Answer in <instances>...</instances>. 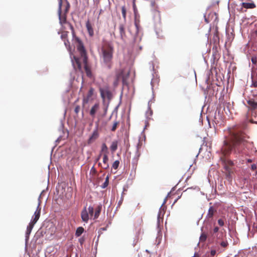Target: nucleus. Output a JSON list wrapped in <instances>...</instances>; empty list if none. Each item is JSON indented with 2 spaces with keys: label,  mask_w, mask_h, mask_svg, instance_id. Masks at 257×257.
Segmentation results:
<instances>
[{
  "label": "nucleus",
  "mask_w": 257,
  "mask_h": 257,
  "mask_svg": "<svg viewBox=\"0 0 257 257\" xmlns=\"http://www.w3.org/2000/svg\"><path fill=\"white\" fill-rule=\"evenodd\" d=\"M90 172L93 174H96L97 171H96V169L94 167V166H93L91 169V170H90Z\"/></svg>",
  "instance_id": "ea45409f"
},
{
  "label": "nucleus",
  "mask_w": 257,
  "mask_h": 257,
  "mask_svg": "<svg viewBox=\"0 0 257 257\" xmlns=\"http://www.w3.org/2000/svg\"><path fill=\"white\" fill-rule=\"evenodd\" d=\"M99 90L103 103L105 102L106 99L110 101L112 98V93L108 86H106L104 87H100Z\"/></svg>",
  "instance_id": "0eeeda50"
},
{
  "label": "nucleus",
  "mask_w": 257,
  "mask_h": 257,
  "mask_svg": "<svg viewBox=\"0 0 257 257\" xmlns=\"http://www.w3.org/2000/svg\"><path fill=\"white\" fill-rule=\"evenodd\" d=\"M251 61L252 64H256L257 62V58L255 56H253L251 58Z\"/></svg>",
  "instance_id": "e433bc0d"
},
{
  "label": "nucleus",
  "mask_w": 257,
  "mask_h": 257,
  "mask_svg": "<svg viewBox=\"0 0 257 257\" xmlns=\"http://www.w3.org/2000/svg\"><path fill=\"white\" fill-rule=\"evenodd\" d=\"M228 244V242L226 241H222L220 243V245L223 247H226Z\"/></svg>",
  "instance_id": "c9c22d12"
},
{
  "label": "nucleus",
  "mask_w": 257,
  "mask_h": 257,
  "mask_svg": "<svg viewBox=\"0 0 257 257\" xmlns=\"http://www.w3.org/2000/svg\"><path fill=\"white\" fill-rule=\"evenodd\" d=\"M251 169L252 171L255 170L256 169V165L255 164H252L251 166Z\"/></svg>",
  "instance_id": "a19ab883"
},
{
  "label": "nucleus",
  "mask_w": 257,
  "mask_h": 257,
  "mask_svg": "<svg viewBox=\"0 0 257 257\" xmlns=\"http://www.w3.org/2000/svg\"><path fill=\"white\" fill-rule=\"evenodd\" d=\"M114 47L112 44L107 41H103L101 48L100 56L103 64L110 69L112 66V59Z\"/></svg>",
  "instance_id": "f03ea898"
},
{
  "label": "nucleus",
  "mask_w": 257,
  "mask_h": 257,
  "mask_svg": "<svg viewBox=\"0 0 257 257\" xmlns=\"http://www.w3.org/2000/svg\"><path fill=\"white\" fill-rule=\"evenodd\" d=\"M86 27L89 36L91 37L93 36L94 35L93 29L89 21H87L86 23Z\"/></svg>",
  "instance_id": "f3484780"
},
{
  "label": "nucleus",
  "mask_w": 257,
  "mask_h": 257,
  "mask_svg": "<svg viewBox=\"0 0 257 257\" xmlns=\"http://www.w3.org/2000/svg\"><path fill=\"white\" fill-rule=\"evenodd\" d=\"M108 179H109L108 176H107L105 179V182L103 184V186H102L103 188H105L108 185Z\"/></svg>",
  "instance_id": "473e14b6"
},
{
  "label": "nucleus",
  "mask_w": 257,
  "mask_h": 257,
  "mask_svg": "<svg viewBox=\"0 0 257 257\" xmlns=\"http://www.w3.org/2000/svg\"><path fill=\"white\" fill-rule=\"evenodd\" d=\"M86 111L88 110L87 107L85 108ZM100 109V104L99 102L95 103L89 109V114L92 117L94 118L97 112Z\"/></svg>",
  "instance_id": "9d476101"
},
{
  "label": "nucleus",
  "mask_w": 257,
  "mask_h": 257,
  "mask_svg": "<svg viewBox=\"0 0 257 257\" xmlns=\"http://www.w3.org/2000/svg\"><path fill=\"white\" fill-rule=\"evenodd\" d=\"M255 175H257V171L255 172Z\"/></svg>",
  "instance_id": "09e8293b"
},
{
  "label": "nucleus",
  "mask_w": 257,
  "mask_h": 257,
  "mask_svg": "<svg viewBox=\"0 0 257 257\" xmlns=\"http://www.w3.org/2000/svg\"><path fill=\"white\" fill-rule=\"evenodd\" d=\"M207 238V235L205 233H202L200 236V240L201 242H204Z\"/></svg>",
  "instance_id": "c85d7f7f"
},
{
  "label": "nucleus",
  "mask_w": 257,
  "mask_h": 257,
  "mask_svg": "<svg viewBox=\"0 0 257 257\" xmlns=\"http://www.w3.org/2000/svg\"><path fill=\"white\" fill-rule=\"evenodd\" d=\"M216 212V209L213 206H210L208 209V213L206 216L207 219L212 218Z\"/></svg>",
  "instance_id": "dca6fc26"
},
{
  "label": "nucleus",
  "mask_w": 257,
  "mask_h": 257,
  "mask_svg": "<svg viewBox=\"0 0 257 257\" xmlns=\"http://www.w3.org/2000/svg\"><path fill=\"white\" fill-rule=\"evenodd\" d=\"M101 156V154H100L98 156V157L97 158V159H96L95 160V163H96L97 161H99V160L100 159V157Z\"/></svg>",
  "instance_id": "c03bdc74"
},
{
  "label": "nucleus",
  "mask_w": 257,
  "mask_h": 257,
  "mask_svg": "<svg viewBox=\"0 0 257 257\" xmlns=\"http://www.w3.org/2000/svg\"><path fill=\"white\" fill-rule=\"evenodd\" d=\"M102 153H103L104 154H106L107 155L108 153V148L105 143L102 144L101 146L100 154H102Z\"/></svg>",
  "instance_id": "5701e85b"
},
{
  "label": "nucleus",
  "mask_w": 257,
  "mask_h": 257,
  "mask_svg": "<svg viewBox=\"0 0 257 257\" xmlns=\"http://www.w3.org/2000/svg\"><path fill=\"white\" fill-rule=\"evenodd\" d=\"M59 23L62 25L66 23L67 15L70 8V3L67 0H58Z\"/></svg>",
  "instance_id": "20e7f679"
},
{
  "label": "nucleus",
  "mask_w": 257,
  "mask_h": 257,
  "mask_svg": "<svg viewBox=\"0 0 257 257\" xmlns=\"http://www.w3.org/2000/svg\"><path fill=\"white\" fill-rule=\"evenodd\" d=\"M248 162H251V161L250 160H248Z\"/></svg>",
  "instance_id": "de8ad7c7"
},
{
  "label": "nucleus",
  "mask_w": 257,
  "mask_h": 257,
  "mask_svg": "<svg viewBox=\"0 0 257 257\" xmlns=\"http://www.w3.org/2000/svg\"><path fill=\"white\" fill-rule=\"evenodd\" d=\"M216 253V251L215 250H212L211 251V254L212 256H214Z\"/></svg>",
  "instance_id": "37998d69"
},
{
  "label": "nucleus",
  "mask_w": 257,
  "mask_h": 257,
  "mask_svg": "<svg viewBox=\"0 0 257 257\" xmlns=\"http://www.w3.org/2000/svg\"><path fill=\"white\" fill-rule=\"evenodd\" d=\"M80 107L79 105H77L75 106V109H74V112L76 114H78L79 113V112L80 111Z\"/></svg>",
  "instance_id": "f704fd0d"
},
{
  "label": "nucleus",
  "mask_w": 257,
  "mask_h": 257,
  "mask_svg": "<svg viewBox=\"0 0 257 257\" xmlns=\"http://www.w3.org/2000/svg\"><path fill=\"white\" fill-rule=\"evenodd\" d=\"M143 142L142 141L139 140L137 144V149L139 150L142 146Z\"/></svg>",
  "instance_id": "4c0bfd02"
},
{
  "label": "nucleus",
  "mask_w": 257,
  "mask_h": 257,
  "mask_svg": "<svg viewBox=\"0 0 257 257\" xmlns=\"http://www.w3.org/2000/svg\"><path fill=\"white\" fill-rule=\"evenodd\" d=\"M94 89L90 87L87 93L83 95L82 99V107L85 108L89 103H91L95 99Z\"/></svg>",
  "instance_id": "423d86ee"
},
{
  "label": "nucleus",
  "mask_w": 257,
  "mask_h": 257,
  "mask_svg": "<svg viewBox=\"0 0 257 257\" xmlns=\"http://www.w3.org/2000/svg\"><path fill=\"white\" fill-rule=\"evenodd\" d=\"M82 62L84 64V68L86 75L88 77H90L92 75V74H91L90 68L87 64V60L86 61H82Z\"/></svg>",
  "instance_id": "ddd939ff"
},
{
  "label": "nucleus",
  "mask_w": 257,
  "mask_h": 257,
  "mask_svg": "<svg viewBox=\"0 0 257 257\" xmlns=\"http://www.w3.org/2000/svg\"><path fill=\"white\" fill-rule=\"evenodd\" d=\"M151 5L152 7L154 9L155 13L158 16L159 19H160V14L159 11L158 10V7L156 3V0H151Z\"/></svg>",
  "instance_id": "2eb2a0df"
},
{
  "label": "nucleus",
  "mask_w": 257,
  "mask_h": 257,
  "mask_svg": "<svg viewBox=\"0 0 257 257\" xmlns=\"http://www.w3.org/2000/svg\"><path fill=\"white\" fill-rule=\"evenodd\" d=\"M251 86L254 87H257V80H252Z\"/></svg>",
  "instance_id": "58836bf2"
},
{
  "label": "nucleus",
  "mask_w": 257,
  "mask_h": 257,
  "mask_svg": "<svg viewBox=\"0 0 257 257\" xmlns=\"http://www.w3.org/2000/svg\"><path fill=\"white\" fill-rule=\"evenodd\" d=\"M87 209V211H88V214H90V215L91 216H92L93 214V212H94V209H93V207L90 206Z\"/></svg>",
  "instance_id": "2f4dec72"
},
{
  "label": "nucleus",
  "mask_w": 257,
  "mask_h": 257,
  "mask_svg": "<svg viewBox=\"0 0 257 257\" xmlns=\"http://www.w3.org/2000/svg\"><path fill=\"white\" fill-rule=\"evenodd\" d=\"M101 208H102L101 205H98L97 206V207L95 209L94 219H97L98 217V216H99V214L100 213Z\"/></svg>",
  "instance_id": "412c9836"
},
{
  "label": "nucleus",
  "mask_w": 257,
  "mask_h": 257,
  "mask_svg": "<svg viewBox=\"0 0 257 257\" xmlns=\"http://www.w3.org/2000/svg\"><path fill=\"white\" fill-rule=\"evenodd\" d=\"M218 224L220 226H222L224 225V220L221 218L218 220Z\"/></svg>",
  "instance_id": "72a5a7b5"
},
{
  "label": "nucleus",
  "mask_w": 257,
  "mask_h": 257,
  "mask_svg": "<svg viewBox=\"0 0 257 257\" xmlns=\"http://www.w3.org/2000/svg\"><path fill=\"white\" fill-rule=\"evenodd\" d=\"M108 155L106 154H103V166H101L102 168L103 169H107L109 168V164L108 163Z\"/></svg>",
  "instance_id": "4468645a"
},
{
  "label": "nucleus",
  "mask_w": 257,
  "mask_h": 257,
  "mask_svg": "<svg viewBox=\"0 0 257 257\" xmlns=\"http://www.w3.org/2000/svg\"><path fill=\"white\" fill-rule=\"evenodd\" d=\"M118 124H119V122L118 121H114L112 126V128L111 129V131L114 132L116 130Z\"/></svg>",
  "instance_id": "7c9ffc66"
},
{
  "label": "nucleus",
  "mask_w": 257,
  "mask_h": 257,
  "mask_svg": "<svg viewBox=\"0 0 257 257\" xmlns=\"http://www.w3.org/2000/svg\"><path fill=\"white\" fill-rule=\"evenodd\" d=\"M247 102L251 108L254 109L257 107V102L255 101L253 99H249Z\"/></svg>",
  "instance_id": "aec40b11"
},
{
  "label": "nucleus",
  "mask_w": 257,
  "mask_h": 257,
  "mask_svg": "<svg viewBox=\"0 0 257 257\" xmlns=\"http://www.w3.org/2000/svg\"><path fill=\"white\" fill-rule=\"evenodd\" d=\"M41 210V208L40 207V203H39L36 210L34 212V214L32 217V220L30 222L29 224L28 225V226H27L26 231L27 235H29L31 233L34 225L39 220L40 216Z\"/></svg>",
  "instance_id": "39448f33"
},
{
  "label": "nucleus",
  "mask_w": 257,
  "mask_h": 257,
  "mask_svg": "<svg viewBox=\"0 0 257 257\" xmlns=\"http://www.w3.org/2000/svg\"><path fill=\"white\" fill-rule=\"evenodd\" d=\"M103 12V11L102 9H100L99 13V15L98 16L97 19H98L99 18V16Z\"/></svg>",
  "instance_id": "a18cd8bd"
},
{
  "label": "nucleus",
  "mask_w": 257,
  "mask_h": 257,
  "mask_svg": "<svg viewBox=\"0 0 257 257\" xmlns=\"http://www.w3.org/2000/svg\"><path fill=\"white\" fill-rule=\"evenodd\" d=\"M98 166H101V167L102 166H101V163H98Z\"/></svg>",
  "instance_id": "49530a36"
},
{
  "label": "nucleus",
  "mask_w": 257,
  "mask_h": 257,
  "mask_svg": "<svg viewBox=\"0 0 257 257\" xmlns=\"http://www.w3.org/2000/svg\"><path fill=\"white\" fill-rule=\"evenodd\" d=\"M219 228L217 226H216L213 229V233H216L218 231Z\"/></svg>",
  "instance_id": "79ce46f5"
},
{
  "label": "nucleus",
  "mask_w": 257,
  "mask_h": 257,
  "mask_svg": "<svg viewBox=\"0 0 257 257\" xmlns=\"http://www.w3.org/2000/svg\"><path fill=\"white\" fill-rule=\"evenodd\" d=\"M249 137L241 132L232 133L230 142L224 141L221 148V152L224 156H227L234 150L235 153H239L246 147Z\"/></svg>",
  "instance_id": "f257e3e1"
},
{
  "label": "nucleus",
  "mask_w": 257,
  "mask_h": 257,
  "mask_svg": "<svg viewBox=\"0 0 257 257\" xmlns=\"http://www.w3.org/2000/svg\"><path fill=\"white\" fill-rule=\"evenodd\" d=\"M242 7L245 9H254L255 8V5L253 3H242L241 4Z\"/></svg>",
  "instance_id": "6ab92c4d"
},
{
  "label": "nucleus",
  "mask_w": 257,
  "mask_h": 257,
  "mask_svg": "<svg viewBox=\"0 0 257 257\" xmlns=\"http://www.w3.org/2000/svg\"><path fill=\"white\" fill-rule=\"evenodd\" d=\"M119 165V161L118 160L115 161L112 164V167L114 169H117Z\"/></svg>",
  "instance_id": "c756f323"
},
{
  "label": "nucleus",
  "mask_w": 257,
  "mask_h": 257,
  "mask_svg": "<svg viewBox=\"0 0 257 257\" xmlns=\"http://www.w3.org/2000/svg\"><path fill=\"white\" fill-rule=\"evenodd\" d=\"M121 13L122 15V17L124 20H126V9L125 6H122L121 7Z\"/></svg>",
  "instance_id": "bb28decb"
},
{
  "label": "nucleus",
  "mask_w": 257,
  "mask_h": 257,
  "mask_svg": "<svg viewBox=\"0 0 257 257\" xmlns=\"http://www.w3.org/2000/svg\"><path fill=\"white\" fill-rule=\"evenodd\" d=\"M68 32L63 31L61 33V38L64 41L68 39Z\"/></svg>",
  "instance_id": "393cba45"
},
{
  "label": "nucleus",
  "mask_w": 257,
  "mask_h": 257,
  "mask_svg": "<svg viewBox=\"0 0 257 257\" xmlns=\"http://www.w3.org/2000/svg\"><path fill=\"white\" fill-rule=\"evenodd\" d=\"M123 73L124 72L122 69H119L116 72L115 80L113 82L114 86H117L120 80L122 81L123 83L125 82L126 79L128 75V73H126V76H124Z\"/></svg>",
  "instance_id": "1a4fd4ad"
},
{
  "label": "nucleus",
  "mask_w": 257,
  "mask_h": 257,
  "mask_svg": "<svg viewBox=\"0 0 257 257\" xmlns=\"http://www.w3.org/2000/svg\"><path fill=\"white\" fill-rule=\"evenodd\" d=\"M99 134L98 130V127L96 128L93 131L92 134L89 137L87 140V144L91 145L99 137Z\"/></svg>",
  "instance_id": "9b49d317"
},
{
  "label": "nucleus",
  "mask_w": 257,
  "mask_h": 257,
  "mask_svg": "<svg viewBox=\"0 0 257 257\" xmlns=\"http://www.w3.org/2000/svg\"><path fill=\"white\" fill-rule=\"evenodd\" d=\"M64 45L65 46H66L67 49L70 51V49H71V47H70V42L68 41V40H65L64 41Z\"/></svg>",
  "instance_id": "cd10ccee"
},
{
  "label": "nucleus",
  "mask_w": 257,
  "mask_h": 257,
  "mask_svg": "<svg viewBox=\"0 0 257 257\" xmlns=\"http://www.w3.org/2000/svg\"><path fill=\"white\" fill-rule=\"evenodd\" d=\"M110 148L112 152H114L117 149V141H113Z\"/></svg>",
  "instance_id": "4be33fe9"
},
{
  "label": "nucleus",
  "mask_w": 257,
  "mask_h": 257,
  "mask_svg": "<svg viewBox=\"0 0 257 257\" xmlns=\"http://www.w3.org/2000/svg\"><path fill=\"white\" fill-rule=\"evenodd\" d=\"M75 40L77 42V49L80 53V57L73 56V59H72V65L76 70L82 72L81 62L86 61L87 60V57L86 50L81 41L78 38H76Z\"/></svg>",
  "instance_id": "7ed1b4c3"
},
{
  "label": "nucleus",
  "mask_w": 257,
  "mask_h": 257,
  "mask_svg": "<svg viewBox=\"0 0 257 257\" xmlns=\"http://www.w3.org/2000/svg\"><path fill=\"white\" fill-rule=\"evenodd\" d=\"M118 29L120 38L123 40L126 37L124 25L123 24H120L118 27Z\"/></svg>",
  "instance_id": "a211bd4d"
},
{
  "label": "nucleus",
  "mask_w": 257,
  "mask_h": 257,
  "mask_svg": "<svg viewBox=\"0 0 257 257\" xmlns=\"http://www.w3.org/2000/svg\"><path fill=\"white\" fill-rule=\"evenodd\" d=\"M224 169L226 171V175L228 177L233 172L234 164L231 160L221 158Z\"/></svg>",
  "instance_id": "6e6552de"
},
{
  "label": "nucleus",
  "mask_w": 257,
  "mask_h": 257,
  "mask_svg": "<svg viewBox=\"0 0 257 257\" xmlns=\"http://www.w3.org/2000/svg\"><path fill=\"white\" fill-rule=\"evenodd\" d=\"M84 228L82 227H78L75 232V235L77 237L80 236L84 232Z\"/></svg>",
  "instance_id": "b1692460"
},
{
  "label": "nucleus",
  "mask_w": 257,
  "mask_h": 257,
  "mask_svg": "<svg viewBox=\"0 0 257 257\" xmlns=\"http://www.w3.org/2000/svg\"><path fill=\"white\" fill-rule=\"evenodd\" d=\"M163 218L161 216V211H160L158 215V219H157V223L158 227H160L161 223H163Z\"/></svg>",
  "instance_id": "a878e982"
},
{
  "label": "nucleus",
  "mask_w": 257,
  "mask_h": 257,
  "mask_svg": "<svg viewBox=\"0 0 257 257\" xmlns=\"http://www.w3.org/2000/svg\"><path fill=\"white\" fill-rule=\"evenodd\" d=\"M81 217L82 221L87 223L89 220V214L86 207H84L81 212Z\"/></svg>",
  "instance_id": "f8f14e48"
}]
</instances>
